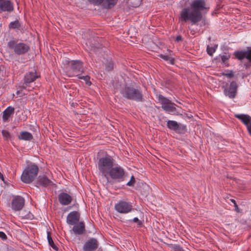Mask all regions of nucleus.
Returning <instances> with one entry per match:
<instances>
[{"instance_id": "f257e3e1", "label": "nucleus", "mask_w": 251, "mask_h": 251, "mask_svg": "<svg viewBox=\"0 0 251 251\" xmlns=\"http://www.w3.org/2000/svg\"><path fill=\"white\" fill-rule=\"evenodd\" d=\"M190 8L185 7L182 9L180 12L179 20L186 22L190 21L192 24L197 25L202 19V12L206 13L209 8L206 7L205 0H194Z\"/></svg>"}, {"instance_id": "f03ea898", "label": "nucleus", "mask_w": 251, "mask_h": 251, "mask_svg": "<svg viewBox=\"0 0 251 251\" xmlns=\"http://www.w3.org/2000/svg\"><path fill=\"white\" fill-rule=\"evenodd\" d=\"M123 98L136 102H144L145 99L140 86L133 84H126L120 90Z\"/></svg>"}, {"instance_id": "7ed1b4c3", "label": "nucleus", "mask_w": 251, "mask_h": 251, "mask_svg": "<svg viewBox=\"0 0 251 251\" xmlns=\"http://www.w3.org/2000/svg\"><path fill=\"white\" fill-rule=\"evenodd\" d=\"M104 42L102 38L95 37V54H98L100 61H101L106 71H112L114 68V62L111 58H106L107 57L105 51L102 49Z\"/></svg>"}, {"instance_id": "20e7f679", "label": "nucleus", "mask_w": 251, "mask_h": 251, "mask_svg": "<svg viewBox=\"0 0 251 251\" xmlns=\"http://www.w3.org/2000/svg\"><path fill=\"white\" fill-rule=\"evenodd\" d=\"M97 159L98 160V168L102 175L107 177L108 171L113 167L114 159L104 151L98 152Z\"/></svg>"}, {"instance_id": "39448f33", "label": "nucleus", "mask_w": 251, "mask_h": 251, "mask_svg": "<svg viewBox=\"0 0 251 251\" xmlns=\"http://www.w3.org/2000/svg\"><path fill=\"white\" fill-rule=\"evenodd\" d=\"M39 172L38 166L31 163L27 164L22 174L21 180L25 183H30L34 180Z\"/></svg>"}, {"instance_id": "423d86ee", "label": "nucleus", "mask_w": 251, "mask_h": 251, "mask_svg": "<svg viewBox=\"0 0 251 251\" xmlns=\"http://www.w3.org/2000/svg\"><path fill=\"white\" fill-rule=\"evenodd\" d=\"M7 46L10 50H13L15 54L20 55L26 53L30 50L28 45L23 43H18L17 41L11 40L7 43Z\"/></svg>"}, {"instance_id": "0eeeda50", "label": "nucleus", "mask_w": 251, "mask_h": 251, "mask_svg": "<svg viewBox=\"0 0 251 251\" xmlns=\"http://www.w3.org/2000/svg\"><path fill=\"white\" fill-rule=\"evenodd\" d=\"M109 176L114 183L124 181L126 177L124 169L120 166L113 167L107 173V177Z\"/></svg>"}, {"instance_id": "6e6552de", "label": "nucleus", "mask_w": 251, "mask_h": 251, "mask_svg": "<svg viewBox=\"0 0 251 251\" xmlns=\"http://www.w3.org/2000/svg\"><path fill=\"white\" fill-rule=\"evenodd\" d=\"M167 127L172 130H174L179 134H183L187 131L186 125L173 120H168L167 123Z\"/></svg>"}, {"instance_id": "1a4fd4ad", "label": "nucleus", "mask_w": 251, "mask_h": 251, "mask_svg": "<svg viewBox=\"0 0 251 251\" xmlns=\"http://www.w3.org/2000/svg\"><path fill=\"white\" fill-rule=\"evenodd\" d=\"M38 77V76L36 75V72L27 73L25 75L23 84L20 86V90L17 92V95H19L21 91L25 89L27 86H29L30 83L34 81Z\"/></svg>"}, {"instance_id": "9d476101", "label": "nucleus", "mask_w": 251, "mask_h": 251, "mask_svg": "<svg viewBox=\"0 0 251 251\" xmlns=\"http://www.w3.org/2000/svg\"><path fill=\"white\" fill-rule=\"evenodd\" d=\"M115 209L120 213H127L133 210L131 203L120 201L115 205Z\"/></svg>"}, {"instance_id": "9b49d317", "label": "nucleus", "mask_w": 251, "mask_h": 251, "mask_svg": "<svg viewBox=\"0 0 251 251\" xmlns=\"http://www.w3.org/2000/svg\"><path fill=\"white\" fill-rule=\"evenodd\" d=\"M233 55L235 58L239 60H242L245 58L251 63V47H247V50L235 51Z\"/></svg>"}, {"instance_id": "f8f14e48", "label": "nucleus", "mask_w": 251, "mask_h": 251, "mask_svg": "<svg viewBox=\"0 0 251 251\" xmlns=\"http://www.w3.org/2000/svg\"><path fill=\"white\" fill-rule=\"evenodd\" d=\"M25 199L21 196H15L11 201V208L15 211L21 210L25 205Z\"/></svg>"}, {"instance_id": "ddd939ff", "label": "nucleus", "mask_w": 251, "mask_h": 251, "mask_svg": "<svg viewBox=\"0 0 251 251\" xmlns=\"http://www.w3.org/2000/svg\"><path fill=\"white\" fill-rule=\"evenodd\" d=\"M238 88V85L236 81L230 82L228 88H225L224 90V94L229 98L233 99L235 97Z\"/></svg>"}, {"instance_id": "4468645a", "label": "nucleus", "mask_w": 251, "mask_h": 251, "mask_svg": "<svg viewBox=\"0 0 251 251\" xmlns=\"http://www.w3.org/2000/svg\"><path fill=\"white\" fill-rule=\"evenodd\" d=\"M234 116L246 126L248 131L251 136V117L244 114H235Z\"/></svg>"}, {"instance_id": "2eb2a0df", "label": "nucleus", "mask_w": 251, "mask_h": 251, "mask_svg": "<svg viewBox=\"0 0 251 251\" xmlns=\"http://www.w3.org/2000/svg\"><path fill=\"white\" fill-rule=\"evenodd\" d=\"M118 0H95V5H101L102 8L110 9L113 8Z\"/></svg>"}, {"instance_id": "dca6fc26", "label": "nucleus", "mask_w": 251, "mask_h": 251, "mask_svg": "<svg viewBox=\"0 0 251 251\" xmlns=\"http://www.w3.org/2000/svg\"><path fill=\"white\" fill-rule=\"evenodd\" d=\"M36 184L40 186L47 187L53 185V182L45 175H40L37 179Z\"/></svg>"}, {"instance_id": "f3484780", "label": "nucleus", "mask_w": 251, "mask_h": 251, "mask_svg": "<svg viewBox=\"0 0 251 251\" xmlns=\"http://www.w3.org/2000/svg\"><path fill=\"white\" fill-rule=\"evenodd\" d=\"M14 9L13 3L10 0H4L0 3V13L3 12L11 13Z\"/></svg>"}, {"instance_id": "a211bd4d", "label": "nucleus", "mask_w": 251, "mask_h": 251, "mask_svg": "<svg viewBox=\"0 0 251 251\" xmlns=\"http://www.w3.org/2000/svg\"><path fill=\"white\" fill-rule=\"evenodd\" d=\"M174 54L173 51L169 49L167 50V52L165 54H159L158 56L163 60L168 62L171 65L175 64V58L173 57Z\"/></svg>"}, {"instance_id": "6ab92c4d", "label": "nucleus", "mask_w": 251, "mask_h": 251, "mask_svg": "<svg viewBox=\"0 0 251 251\" xmlns=\"http://www.w3.org/2000/svg\"><path fill=\"white\" fill-rule=\"evenodd\" d=\"M79 218L80 215L78 212H71L67 216V222L70 225H75L78 222Z\"/></svg>"}, {"instance_id": "aec40b11", "label": "nucleus", "mask_w": 251, "mask_h": 251, "mask_svg": "<svg viewBox=\"0 0 251 251\" xmlns=\"http://www.w3.org/2000/svg\"><path fill=\"white\" fill-rule=\"evenodd\" d=\"M58 200L62 205H66L69 204L72 202V198L68 194L62 192L58 195Z\"/></svg>"}, {"instance_id": "412c9836", "label": "nucleus", "mask_w": 251, "mask_h": 251, "mask_svg": "<svg viewBox=\"0 0 251 251\" xmlns=\"http://www.w3.org/2000/svg\"><path fill=\"white\" fill-rule=\"evenodd\" d=\"M71 69L72 71L77 74L80 72H83L84 68L82 62L80 61H73L71 64Z\"/></svg>"}, {"instance_id": "4be33fe9", "label": "nucleus", "mask_w": 251, "mask_h": 251, "mask_svg": "<svg viewBox=\"0 0 251 251\" xmlns=\"http://www.w3.org/2000/svg\"><path fill=\"white\" fill-rule=\"evenodd\" d=\"M74 226L73 227V231L74 233L76 235H81L85 231V225L83 222H79L77 223L75 225H74Z\"/></svg>"}, {"instance_id": "5701e85b", "label": "nucleus", "mask_w": 251, "mask_h": 251, "mask_svg": "<svg viewBox=\"0 0 251 251\" xmlns=\"http://www.w3.org/2000/svg\"><path fill=\"white\" fill-rule=\"evenodd\" d=\"M15 109L13 107L8 106L3 112L2 120L3 122H6L8 119L14 113Z\"/></svg>"}, {"instance_id": "b1692460", "label": "nucleus", "mask_w": 251, "mask_h": 251, "mask_svg": "<svg viewBox=\"0 0 251 251\" xmlns=\"http://www.w3.org/2000/svg\"><path fill=\"white\" fill-rule=\"evenodd\" d=\"M161 107L168 113H172L175 115H180V113L177 111L176 108L173 105L170 104L169 105H164L163 106H161Z\"/></svg>"}, {"instance_id": "393cba45", "label": "nucleus", "mask_w": 251, "mask_h": 251, "mask_svg": "<svg viewBox=\"0 0 251 251\" xmlns=\"http://www.w3.org/2000/svg\"><path fill=\"white\" fill-rule=\"evenodd\" d=\"M83 249L84 251H94V238H91L86 242L83 246Z\"/></svg>"}, {"instance_id": "a878e982", "label": "nucleus", "mask_w": 251, "mask_h": 251, "mask_svg": "<svg viewBox=\"0 0 251 251\" xmlns=\"http://www.w3.org/2000/svg\"><path fill=\"white\" fill-rule=\"evenodd\" d=\"M158 100L162 104L161 106H163L164 105H169L170 104L176 105L175 103L172 102L170 100L164 97L162 95H159L158 96Z\"/></svg>"}, {"instance_id": "bb28decb", "label": "nucleus", "mask_w": 251, "mask_h": 251, "mask_svg": "<svg viewBox=\"0 0 251 251\" xmlns=\"http://www.w3.org/2000/svg\"><path fill=\"white\" fill-rule=\"evenodd\" d=\"M20 140L30 141L33 139V136L31 133L27 131H22L19 136Z\"/></svg>"}, {"instance_id": "cd10ccee", "label": "nucleus", "mask_w": 251, "mask_h": 251, "mask_svg": "<svg viewBox=\"0 0 251 251\" xmlns=\"http://www.w3.org/2000/svg\"><path fill=\"white\" fill-rule=\"evenodd\" d=\"M47 239L49 242V245L52 247L53 249L55 251H58V247L55 245L53 241L51 236V233L50 232H47Z\"/></svg>"}, {"instance_id": "c85d7f7f", "label": "nucleus", "mask_w": 251, "mask_h": 251, "mask_svg": "<svg viewBox=\"0 0 251 251\" xmlns=\"http://www.w3.org/2000/svg\"><path fill=\"white\" fill-rule=\"evenodd\" d=\"M167 245L174 251H185L184 249L178 244H168Z\"/></svg>"}, {"instance_id": "c756f323", "label": "nucleus", "mask_w": 251, "mask_h": 251, "mask_svg": "<svg viewBox=\"0 0 251 251\" xmlns=\"http://www.w3.org/2000/svg\"><path fill=\"white\" fill-rule=\"evenodd\" d=\"M142 0H128L129 5L132 7H139L142 2Z\"/></svg>"}, {"instance_id": "7c9ffc66", "label": "nucleus", "mask_w": 251, "mask_h": 251, "mask_svg": "<svg viewBox=\"0 0 251 251\" xmlns=\"http://www.w3.org/2000/svg\"><path fill=\"white\" fill-rule=\"evenodd\" d=\"M21 27V24L19 21L17 20L15 21L11 22L9 25V28L12 29H19Z\"/></svg>"}, {"instance_id": "2f4dec72", "label": "nucleus", "mask_w": 251, "mask_h": 251, "mask_svg": "<svg viewBox=\"0 0 251 251\" xmlns=\"http://www.w3.org/2000/svg\"><path fill=\"white\" fill-rule=\"evenodd\" d=\"M217 47V45H215L214 47H210L209 45H208L206 48L207 54L211 56H212L214 52L216 51Z\"/></svg>"}, {"instance_id": "473e14b6", "label": "nucleus", "mask_w": 251, "mask_h": 251, "mask_svg": "<svg viewBox=\"0 0 251 251\" xmlns=\"http://www.w3.org/2000/svg\"><path fill=\"white\" fill-rule=\"evenodd\" d=\"M76 75L79 79H83L85 81L86 83L88 85H90L92 84L90 81V77L88 75L83 76L80 74H77Z\"/></svg>"}, {"instance_id": "72a5a7b5", "label": "nucleus", "mask_w": 251, "mask_h": 251, "mask_svg": "<svg viewBox=\"0 0 251 251\" xmlns=\"http://www.w3.org/2000/svg\"><path fill=\"white\" fill-rule=\"evenodd\" d=\"M130 222H133L137 223V226L138 227H141L143 226L144 221H141L138 219L137 217L134 218L132 220H130Z\"/></svg>"}, {"instance_id": "f704fd0d", "label": "nucleus", "mask_w": 251, "mask_h": 251, "mask_svg": "<svg viewBox=\"0 0 251 251\" xmlns=\"http://www.w3.org/2000/svg\"><path fill=\"white\" fill-rule=\"evenodd\" d=\"M1 132H2V135L3 137L4 138V139L5 140H7L8 139L11 138V135L8 131H7L6 130H2Z\"/></svg>"}, {"instance_id": "c9c22d12", "label": "nucleus", "mask_w": 251, "mask_h": 251, "mask_svg": "<svg viewBox=\"0 0 251 251\" xmlns=\"http://www.w3.org/2000/svg\"><path fill=\"white\" fill-rule=\"evenodd\" d=\"M135 179L134 176L132 175L129 181L126 183V185L128 186H133L135 183Z\"/></svg>"}, {"instance_id": "e433bc0d", "label": "nucleus", "mask_w": 251, "mask_h": 251, "mask_svg": "<svg viewBox=\"0 0 251 251\" xmlns=\"http://www.w3.org/2000/svg\"><path fill=\"white\" fill-rule=\"evenodd\" d=\"M230 201L234 204L235 211H236L237 213H241V211L240 209L239 208L238 205L237 204L235 200H234V199H230Z\"/></svg>"}, {"instance_id": "4c0bfd02", "label": "nucleus", "mask_w": 251, "mask_h": 251, "mask_svg": "<svg viewBox=\"0 0 251 251\" xmlns=\"http://www.w3.org/2000/svg\"><path fill=\"white\" fill-rule=\"evenodd\" d=\"M230 57V54L221 55L222 62L226 64V60H228Z\"/></svg>"}, {"instance_id": "58836bf2", "label": "nucleus", "mask_w": 251, "mask_h": 251, "mask_svg": "<svg viewBox=\"0 0 251 251\" xmlns=\"http://www.w3.org/2000/svg\"><path fill=\"white\" fill-rule=\"evenodd\" d=\"M228 71L229 72V73H223L222 75L224 76H226L229 78H231V77H233L234 74H233V71L232 70H230V71L228 70Z\"/></svg>"}, {"instance_id": "ea45409f", "label": "nucleus", "mask_w": 251, "mask_h": 251, "mask_svg": "<svg viewBox=\"0 0 251 251\" xmlns=\"http://www.w3.org/2000/svg\"><path fill=\"white\" fill-rule=\"evenodd\" d=\"M0 238L3 240H6L7 238L6 235L2 231H0Z\"/></svg>"}, {"instance_id": "a19ab883", "label": "nucleus", "mask_w": 251, "mask_h": 251, "mask_svg": "<svg viewBox=\"0 0 251 251\" xmlns=\"http://www.w3.org/2000/svg\"><path fill=\"white\" fill-rule=\"evenodd\" d=\"M251 67V63L249 62L245 63L244 64V67L246 69H249Z\"/></svg>"}, {"instance_id": "79ce46f5", "label": "nucleus", "mask_w": 251, "mask_h": 251, "mask_svg": "<svg viewBox=\"0 0 251 251\" xmlns=\"http://www.w3.org/2000/svg\"><path fill=\"white\" fill-rule=\"evenodd\" d=\"M182 41V37L181 35H177L175 41H176L177 42H180Z\"/></svg>"}, {"instance_id": "37998d69", "label": "nucleus", "mask_w": 251, "mask_h": 251, "mask_svg": "<svg viewBox=\"0 0 251 251\" xmlns=\"http://www.w3.org/2000/svg\"><path fill=\"white\" fill-rule=\"evenodd\" d=\"M201 20H202V25H205L208 24V23L206 21V20H205V19H202Z\"/></svg>"}, {"instance_id": "c03bdc74", "label": "nucleus", "mask_w": 251, "mask_h": 251, "mask_svg": "<svg viewBox=\"0 0 251 251\" xmlns=\"http://www.w3.org/2000/svg\"><path fill=\"white\" fill-rule=\"evenodd\" d=\"M0 179H1L3 181V182L4 183H6L5 180H4V178L2 174L0 172Z\"/></svg>"}, {"instance_id": "a18cd8bd", "label": "nucleus", "mask_w": 251, "mask_h": 251, "mask_svg": "<svg viewBox=\"0 0 251 251\" xmlns=\"http://www.w3.org/2000/svg\"><path fill=\"white\" fill-rule=\"evenodd\" d=\"M98 248V242L97 240L95 239V250Z\"/></svg>"}, {"instance_id": "49530a36", "label": "nucleus", "mask_w": 251, "mask_h": 251, "mask_svg": "<svg viewBox=\"0 0 251 251\" xmlns=\"http://www.w3.org/2000/svg\"><path fill=\"white\" fill-rule=\"evenodd\" d=\"M90 3H94V0H88Z\"/></svg>"}]
</instances>
